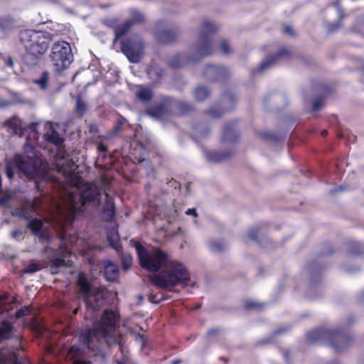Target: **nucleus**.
Listing matches in <instances>:
<instances>
[{"mask_svg":"<svg viewBox=\"0 0 364 364\" xmlns=\"http://www.w3.org/2000/svg\"><path fill=\"white\" fill-rule=\"evenodd\" d=\"M100 193V190L96 185L89 183L83 185L80 196L63 188L59 196L60 203L55 204L49 220L30 215L25 210L21 211V215L27 221V228L33 235L38 237L41 242L48 241L51 225H56L63 228L65 223L73 220L75 215L82 211V206L87 203H93L95 205L99 206Z\"/></svg>","mask_w":364,"mask_h":364,"instance_id":"obj_1","label":"nucleus"},{"mask_svg":"<svg viewBox=\"0 0 364 364\" xmlns=\"http://www.w3.org/2000/svg\"><path fill=\"white\" fill-rule=\"evenodd\" d=\"M134 247L142 267L156 272L166 266L159 274L149 277L156 286L166 289L178 284H186L189 281V273L184 265L176 261L169 262L168 255L159 248L147 250L137 242H134Z\"/></svg>","mask_w":364,"mask_h":364,"instance_id":"obj_2","label":"nucleus"},{"mask_svg":"<svg viewBox=\"0 0 364 364\" xmlns=\"http://www.w3.org/2000/svg\"><path fill=\"white\" fill-rule=\"evenodd\" d=\"M118 316L112 310L104 311L100 320L93 323L92 328H87L80 334L81 341L95 355H104L107 346L117 344L121 350L122 358L117 360V364H131L129 357L122 343L123 336L117 335L115 329Z\"/></svg>","mask_w":364,"mask_h":364,"instance_id":"obj_3","label":"nucleus"},{"mask_svg":"<svg viewBox=\"0 0 364 364\" xmlns=\"http://www.w3.org/2000/svg\"><path fill=\"white\" fill-rule=\"evenodd\" d=\"M218 26L212 21H203L198 31L196 42L193 44L187 53H177L168 59V64L172 68H181L199 62L201 59L213 54L214 47L211 35L216 33Z\"/></svg>","mask_w":364,"mask_h":364,"instance_id":"obj_4","label":"nucleus"},{"mask_svg":"<svg viewBox=\"0 0 364 364\" xmlns=\"http://www.w3.org/2000/svg\"><path fill=\"white\" fill-rule=\"evenodd\" d=\"M19 40L26 50L24 60L30 66L38 63L40 56L47 50L50 41L46 32L33 30L21 31Z\"/></svg>","mask_w":364,"mask_h":364,"instance_id":"obj_5","label":"nucleus"},{"mask_svg":"<svg viewBox=\"0 0 364 364\" xmlns=\"http://www.w3.org/2000/svg\"><path fill=\"white\" fill-rule=\"evenodd\" d=\"M313 344H326L336 352H341L350 346L353 336L336 329L318 328L309 331L306 335Z\"/></svg>","mask_w":364,"mask_h":364,"instance_id":"obj_6","label":"nucleus"},{"mask_svg":"<svg viewBox=\"0 0 364 364\" xmlns=\"http://www.w3.org/2000/svg\"><path fill=\"white\" fill-rule=\"evenodd\" d=\"M16 171H18L20 173L28 179L43 178L46 176L42 161L38 158L16 155L12 160L9 161L6 164V176L11 179Z\"/></svg>","mask_w":364,"mask_h":364,"instance_id":"obj_7","label":"nucleus"},{"mask_svg":"<svg viewBox=\"0 0 364 364\" xmlns=\"http://www.w3.org/2000/svg\"><path fill=\"white\" fill-rule=\"evenodd\" d=\"M77 284L82 296L87 309L96 311L102 304L104 291L97 287L91 286L87 281L85 274L80 273L77 277Z\"/></svg>","mask_w":364,"mask_h":364,"instance_id":"obj_8","label":"nucleus"},{"mask_svg":"<svg viewBox=\"0 0 364 364\" xmlns=\"http://www.w3.org/2000/svg\"><path fill=\"white\" fill-rule=\"evenodd\" d=\"M50 57L56 73H60L67 69L73 60L70 44L65 41L55 43L52 47Z\"/></svg>","mask_w":364,"mask_h":364,"instance_id":"obj_9","label":"nucleus"},{"mask_svg":"<svg viewBox=\"0 0 364 364\" xmlns=\"http://www.w3.org/2000/svg\"><path fill=\"white\" fill-rule=\"evenodd\" d=\"M122 51L129 62L139 63L144 54V46L140 37L136 36L122 43Z\"/></svg>","mask_w":364,"mask_h":364,"instance_id":"obj_10","label":"nucleus"},{"mask_svg":"<svg viewBox=\"0 0 364 364\" xmlns=\"http://www.w3.org/2000/svg\"><path fill=\"white\" fill-rule=\"evenodd\" d=\"M343 11L338 2L328 6L324 15V24L328 33H333L340 27V21L343 18Z\"/></svg>","mask_w":364,"mask_h":364,"instance_id":"obj_11","label":"nucleus"},{"mask_svg":"<svg viewBox=\"0 0 364 364\" xmlns=\"http://www.w3.org/2000/svg\"><path fill=\"white\" fill-rule=\"evenodd\" d=\"M203 77L212 82H222L230 75L229 70L218 65H207L204 68Z\"/></svg>","mask_w":364,"mask_h":364,"instance_id":"obj_12","label":"nucleus"},{"mask_svg":"<svg viewBox=\"0 0 364 364\" xmlns=\"http://www.w3.org/2000/svg\"><path fill=\"white\" fill-rule=\"evenodd\" d=\"M144 20V15L136 9L131 11V17L115 28L114 33L116 39L124 36L134 23H140Z\"/></svg>","mask_w":364,"mask_h":364,"instance_id":"obj_13","label":"nucleus"},{"mask_svg":"<svg viewBox=\"0 0 364 364\" xmlns=\"http://www.w3.org/2000/svg\"><path fill=\"white\" fill-rule=\"evenodd\" d=\"M289 51L286 48H282L277 54L272 55L261 63L259 67L254 71L255 73H263L277 65L278 61L284 57L288 56Z\"/></svg>","mask_w":364,"mask_h":364,"instance_id":"obj_14","label":"nucleus"},{"mask_svg":"<svg viewBox=\"0 0 364 364\" xmlns=\"http://www.w3.org/2000/svg\"><path fill=\"white\" fill-rule=\"evenodd\" d=\"M57 125L50 122H46L45 124L44 138L48 142L55 144L58 148H60L63 143V137L57 131Z\"/></svg>","mask_w":364,"mask_h":364,"instance_id":"obj_15","label":"nucleus"},{"mask_svg":"<svg viewBox=\"0 0 364 364\" xmlns=\"http://www.w3.org/2000/svg\"><path fill=\"white\" fill-rule=\"evenodd\" d=\"M70 254V250L65 245H60L59 248L54 252L53 266L55 267L71 266L70 261L67 259Z\"/></svg>","mask_w":364,"mask_h":364,"instance_id":"obj_16","label":"nucleus"},{"mask_svg":"<svg viewBox=\"0 0 364 364\" xmlns=\"http://www.w3.org/2000/svg\"><path fill=\"white\" fill-rule=\"evenodd\" d=\"M180 35V30L177 26L170 28H165L157 33V38L159 41L168 43L174 41Z\"/></svg>","mask_w":364,"mask_h":364,"instance_id":"obj_17","label":"nucleus"},{"mask_svg":"<svg viewBox=\"0 0 364 364\" xmlns=\"http://www.w3.org/2000/svg\"><path fill=\"white\" fill-rule=\"evenodd\" d=\"M4 127L11 135H22L23 132L20 125V119L16 117H13L12 118L7 119L4 123Z\"/></svg>","mask_w":364,"mask_h":364,"instance_id":"obj_18","label":"nucleus"},{"mask_svg":"<svg viewBox=\"0 0 364 364\" xmlns=\"http://www.w3.org/2000/svg\"><path fill=\"white\" fill-rule=\"evenodd\" d=\"M106 202L103 208V218L106 221L112 220L114 215V204L113 198L109 195L105 190Z\"/></svg>","mask_w":364,"mask_h":364,"instance_id":"obj_19","label":"nucleus"},{"mask_svg":"<svg viewBox=\"0 0 364 364\" xmlns=\"http://www.w3.org/2000/svg\"><path fill=\"white\" fill-rule=\"evenodd\" d=\"M104 274L107 281L114 282L119 276V268L112 262L107 261L104 265Z\"/></svg>","mask_w":364,"mask_h":364,"instance_id":"obj_20","label":"nucleus"},{"mask_svg":"<svg viewBox=\"0 0 364 364\" xmlns=\"http://www.w3.org/2000/svg\"><path fill=\"white\" fill-rule=\"evenodd\" d=\"M82 350L76 346H73L68 351V357L72 360V364H91L90 362L81 358Z\"/></svg>","mask_w":364,"mask_h":364,"instance_id":"obj_21","label":"nucleus"},{"mask_svg":"<svg viewBox=\"0 0 364 364\" xmlns=\"http://www.w3.org/2000/svg\"><path fill=\"white\" fill-rule=\"evenodd\" d=\"M235 122L228 124L223 130V139L225 141H233L237 136L238 134L235 127Z\"/></svg>","mask_w":364,"mask_h":364,"instance_id":"obj_22","label":"nucleus"},{"mask_svg":"<svg viewBox=\"0 0 364 364\" xmlns=\"http://www.w3.org/2000/svg\"><path fill=\"white\" fill-rule=\"evenodd\" d=\"M193 95L197 101H203L210 95V90L203 85H198L193 90Z\"/></svg>","mask_w":364,"mask_h":364,"instance_id":"obj_23","label":"nucleus"},{"mask_svg":"<svg viewBox=\"0 0 364 364\" xmlns=\"http://www.w3.org/2000/svg\"><path fill=\"white\" fill-rule=\"evenodd\" d=\"M88 105L87 102L81 98L80 96H77L76 98L75 112L79 117H82L87 111Z\"/></svg>","mask_w":364,"mask_h":364,"instance_id":"obj_24","label":"nucleus"},{"mask_svg":"<svg viewBox=\"0 0 364 364\" xmlns=\"http://www.w3.org/2000/svg\"><path fill=\"white\" fill-rule=\"evenodd\" d=\"M194 134L198 138H205L210 133V129L206 124L198 123L194 127Z\"/></svg>","mask_w":364,"mask_h":364,"instance_id":"obj_25","label":"nucleus"},{"mask_svg":"<svg viewBox=\"0 0 364 364\" xmlns=\"http://www.w3.org/2000/svg\"><path fill=\"white\" fill-rule=\"evenodd\" d=\"M12 325L7 321H2L0 325V341L8 339L11 337L12 333Z\"/></svg>","mask_w":364,"mask_h":364,"instance_id":"obj_26","label":"nucleus"},{"mask_svg":"<svg viewBox=\"0 0 364 364\" xmlns=\"http://www.w3.org/2000/svg\"><path fill=\"white\" fill-rule=\"evenodd\" d=\"M206 159L213 162H220L228 156L218 151H206L205 153Z\"/></svg>","mask_w":364,"mask_h":364,"instance_id":"obj_27","label":"nucleus"},{"mask_svg":"<svg viewBox=\"0 0 364 364\" xmlns=\"http://www.w3.org/2000/svg\"><path fill=\"white\" fill-rule=\"evenodd\" d=\"M209 249L215 252H221L226 248V245L223 241L211 240L208 241Z\"/></svg>","mask_w":364,"mask_h":364,"instance_id":"obj_28","label":"nucleus"},{"mask_svg":"<svg viewBox=\"0 0 364 364\" xmlns=\"http://www.w3.org/2000/svg\"><path fill=\"white\" fill-rule=\"evenodd\" d=\"M136 96L140 100L148 102L151 99L153 95L151 90L141 87L136 92Z\"/></svg>","mask_w":364,"mask_h":364,"instance_id":"obj_29","label":"nucleus"},{"mask_svg":"<svg viewBox=\"0 0 364 364\" xmlns=\"http://www.w3.org/2000/svg\"><path fill=\"white\" fill-rule=\"evenodd\" d=\"M49 77V73L47 71H44L41 76L35 80V83L37 84L41 90H45L47 87L48 80Z\"/></svg>","mask_w":364,"mask_h":364,"instance_id":"obj_30","label":"nucleus"},{"mask_svg":"<svg viewBox=\"0 0 364 364\" xmlns=\"http://www.w3.org/2000/svg\"><path fill=\"white\" fill-rule=\"evenodd\" d=\"M121 259L123 269L125 271L128 270L132 265V256L129 254H122Z\"/></svg>","mask_w":364,"mask_h":364,"instance_id":"obj_31","label":"nucleus"},{"mask_svg":"<svg viewBox=\"0 0 364 364\" xmlns=\"http://www.w3.org/2000/svg\"><path fill=\"white\" fill-rule=\"evenodd\" d=\"M219 48L224 55H229L232 53L230 44L228 40H221L220 42Z\"/></svg>","mask_w":364,"mask_h":364,"instance_id":"obj_32","label":"nucleus"},{"mask_svg":"<svg viewBox=\"0 0 364 364\" xmlns=\"http://www.w3.org/2000/svg\"><path fill=\"white\" fill-rule=\"evenodd\" d=\"M353 30L361 35H364V16L357 18Z\"/></svg>","mask_w":364,"mask_h":364,"instance_id":"obj_33","label":"nucleus"},{"mask_svg":"<svg viewBox=\"0 0 364 364\" xmlns=\"http://www.w3.org/2000/svg\"><path fill=\"white\" fill-rule=\"evenodd\" d=\"M41 264L39 263L31 262L28 264L24 269L26 273H34L41 269Z\"/></svg>","mask_w":364,"mask_h":364,"instance_id":"obj_34","label":"nucleus"},{"mask_svg":"<svg viewBox=\"0 0 364 364\" xmlns=\"http://www.w3.org/2000/svg\"><path fill=\"white\" fill-rule=\"evenodd\" d=\"M26 232L21 230H15L11 232V237L16 241H21L25 237Z\"/></svg>","mask_w":364,"mask_h":364,"instance_id":"obj_35","label":"nucleus"},{"mask_svg":"<svg viewBox=\"0 0 364 364\" xmlns=\"http://www.w3.org/2000/svg\"><path fill=\"white\" fill-rule=\"evenodd\" d=\"M108 240L109 241L110 245L117 250V252H119L122 250V247L118 243L117 237L109 236Z\"/></svg>","mask_w":364,"mask_h":364,"instance_id":"obj_36","label":"nucleus"},{"mask_svg":"<svg viewBox=\"0 0 364 364\" xmlns=\"http://www.w3.org/2000/svg\"><path fill=\"white\" fill-rule=\"evenodd\" d=\"M208 114L213 119H217L222 116V112L215 108H211L208 111Z\"/></svg>","mask_w":364,"mask_h":364,"instance_id":"obj_37","label":"nucleus"},{"mask_svg":"<svg viewBox=\"0 0 364 364\" xmlns=\"http://www.w3.org/2000/svg\"><path fill=\"white\" fill-rule=\"evenodd\" d=\"M248 238L253 240V241H257L258 237V230L255 228H252L249 230L247 233Z\"/></svg>","mask_w":364,"mask_h":364,"instance_id":"obj_38","label":"nucleus"},{"mask_svg":"<svg viewBox=\"0 0 364 364\" xmlns=\"http://www.w3.org/2000/svg\"><path fill=\"white\" fill-rule=\"evenodd\" d=\"M262 304L256 302V301H247L245 304V308L247 309H260L262 307Z\"/></svg>","mask_w":364,"mask_h":364,"instance_id":"obj_39","label":"nucleus"},{"mask_svg":"<svg viewBox=\"0 0 364 364\" xmlns=\"http://www.w3.org/2000/svg\"><path fill=\"white\" fill-rule=\"evenodd\" d=\"M323 107V102L322 100L318 99L316 100L312 105V111L316 112L320 110Z\"/></svg>","mask_w":364,"mask_h":364,"instance_id":"obj_40","label":"nucleus"},{"mask_svg":"<svg viewBox=\"0 0 364 364\" xmlns=\"http://www.w3.org/2000/svg\"><path fill=\"white\" fill-rule=\"evenodd\" d=\"M13 23L12 19L10 18H4L0 19V26L6 29L9 28V25Z\"/></svg>","mask_w":364,"mask_h":364,"instance_id":"obj_41","label":"nucleus"},{"mask_svg":"<svg viewBox=\"0 0 364 364\" xmlns=\"http://www.w3.org/2000/svg\"><path fill=\"white\" fill-rule=\"evenodd\" d=\"M28 312V308H22L16 312V317L19 318L26 315Z\"/></svg>","mask_w":364,"mask_h":364,"instance_id":"obj_42","label":"nucleus"},{"mask_svg":"<svg viewBox=\"0 0 364 364\" xmlns=\"http://www.w3.org/2000/svg\"><path fill=\"white\" fill-rule=\"evenodd\" d=\"M283 33L288 34L289 36L294 35V29L291 26L286 25L283 27Z\"/></svg>","mask_w":364,"mask_h":364,"instance_id":"obj_43","label":"nucleus"},{"mask_svg":"<svg viewBox=\"0 0 364 364\" xmlns=\"http://www.w3.org/2000/svg\"><path fill=\"white\" fill-rule=\"evenodd\" d=\"M179 107L182 111L187 112L191 109V105L186 102H181Z\"/></svg>","mask_w":364,"mask_h":364,"instance_id":"obj_44","label":"nucleus"},{"mask_svg":"<svg viewBox=\"0 0 364 364\" xmlns=\"http://www.w3.org/2000/svg\"><path fill=\"white\" fill-rule=\"evenodd\" d=\"M289 327H281V328H279L278 329H277L275 331V332L274 333V335H280L284 332H287L288 330H289Z\"/></svg>","mask_w":364,"mask_h":364,"instance_id":"obj_45","label":"nucleus"},{"mask_svg":"<svg viewBox=\"0 0 364 364\" xmlns=\"http://www.w3.org/2000/svg\"><path fill=\"white\" fill-rule=\"evenodd\" d=\"M186 214L188 215H193V217L196 218L198 216V214L196 213V210L195 208H189L186 211Z\"/></svg>","mask_w":364,"mask_h":364,"instance_id":"obj_46","label":"nucleus"},{"mask_svg":"<svg viewBox=\"0 0 364 364\" xmlns=\"http://www.w3.org/2000/svg\"><path fill=\"white\" fill-rule=\"evenodd\" d=\"M40 200L38 199V198H36L34 200H33V203L32 204V208L35 210L39 208V206H40Z\"/></svg>","mask_w":364,"mask_h":364,"instance_id":"obj_47","label":"nucleus"},{"mask_svg":"<svg viewBox=\"0 0 364 364\" xmlns=\"http://www.w3.org/2000/svg\"><path fill=\"white\" fill-rule=\"evenodd\" d=\"M11 105V102L9 101H4L0 99V108L6 107Z\"/></svg>","mask_w":364,"mask_h":364,"instance_id":"obj_48","label":"nucleus"},{"mask_svg":"<svg viewBox=\"0 0 364 364\" xmlns=\"http://www.w3.org/2000/svg\"><path fill=\"white\" fill-rule=\"evenodd\" d=\"M126 122V119L124 118L121 117V119L118 121V124L116 127L117 131L120 128V127Z\"/></svg>","mask_w":364,"mask_h":364,"instance_id":"obj_49","label":"nucleus"},{"mask_svg":"<svg viewBox=\"0 0 364 364\" xmlns=\"http://www.w3.org/2000/svg\"><path fill=\"white\" fill-rule=\"evenodd\" d=\"M363 250H364L363 247L359 246V247H358V250H353V252L354 254H356V255H360V254H361V253H363Z\"/></svg>","mask_w":364,"mask_h":364,"instance_id":"obj_50","label":"nucleus"},{"mask_svg":"<svg viewBox=\"0 0 364 364\" xmlns=\"http://www.w3.org/2000/svg\"><path fill=\"white\" fill-rule=\"evenodd\" d=\"M272 341V337H267L262 341V343H270Z\"/></svg>","mask_w":364,"mask_h":364,"instance_id":"obj_51","label":"nucleus"},{"mask_svg":"<svg viewBox=\"0 0 364 364\" xmlns=\"http://www.w3.org/2000/svg\"><path fill=\"white\" fill-rule=\"evenodd\" d=\"M156 295L154 294H150L149 297V300L151 303H157V301H155Z\"/></svg>","mask_w":364,"mask_h":364,"instance_id":"obj_52","label":"nucleus"},{"mask_svg":"<svg viewBox=\"0 0 364 364\" xmlns=\"http://www.w3.org/2000/svg\"><path fill=\"white\" fill-rule=\"evenodd\" d=\"M217 331H218L217 329H210L208 331L207 334L208 336H210L213 334H215Z\"/></svg>","mask_w":364,"mask_h":364,"instance_id":"obj_53","label":"nucleus"},{"mask_svg":"<svg viewBox=\"0 0 364 364\" xmlns=\"http://www.w3.org/2000/svg\"><path fill=\"white\" fill-rule=\"evenodd\" d=\"M346 324H347V325H350V324H351V323L353 322V317H351V316H350V317H348V318L346 319Z\"/></svg>","mask_w":364,"mask_h":364,"instance_id":"obj_54","label":"nucleus"},{"mask_svg":"<svg viewBox=\"0 0 364 364\" xmlns=\"http://www.w3.org/2000/svg\"><path fill=\"white\" fill-rule=\"evenodd\" d=\"M98 149L101 151H106L107 150V148L105 146L102 145V144H100L99 146H98Z\"/></svg>","mask_w":364,"mask_h":364,"instance_id":"obj_55","label":"nucleus"},{"mask_svg":"<svg viewBox=\"0 0 364 364\" xmlns=\"http://www.w3.org/2000/svg\"><path fill=\"white\" fill-rule=\"evenodd\" d=\"M7 65H9L10 67H12L13 65H14V62H13V60L12 58H9L8 60H7Z\"/></svg>","mask_w":364,"mask_h":364,"instance_id":"obj_56","label":"nucleus"},{"mask_svg":"<svg viewBox=\"0 0 364 364\" xmlns=\"http://www.w3.org/2000/svg\"><path fill=\"white\" fill-rule=\"evenodd\" d=\"M283 356H284V358L286 360H288L289 359V354L287 352H284L283 353Z\"/></svg>","mask_w":364,"mask_h":364,"instance_id":"obj_57","label":"nucleus"},{"mask_svg":"<svg viewBox=\"0 0 364 364\" xmlns=\"http://www.w3.org/2000/svg\"><path fill=\"white\" fill-rule=\"evenodd\" d=\"M341 190H343V187H342V186H340V188H339V191H341ZM337 191H338V189H334V190H331V193H335V192H337Z\"/></svg>","mask_w":364,"mask_h":364,"instance_id":"obj_58","label":"nucleus"},{"mask_svg":"<svg viewBox=\"0 0 364 364\" xmlns=\"http://www.w3.org/2000/svg\"><path fill=\"white\" fill-rule=\"evenodd\" d=\"M137 338L139 339V341L140 342L142 343V344L144 343V340H143V338L141 336H138Z\"/></svg>","mask_w":364,"mask_h":364,"instance_id":"obj_59","label":"nucleus"},{"mask_svg":"<svg viewBox=\"0 0 364 364\" xmlns=\"http://www.w3.org/2000/svg\"><path fill=\"white\" fill-rule=\"evenodd\" d=\"M180 362H181V360H173V361L172 362V364H178Z\"/></svg>","mask_w":364,"mask_h":364,"instance_id":"obj_60","label":"nucleus"},{"mask_svg":"<svg viewBox=\"0 0 364 364\" xmlns=\"http://www.w3.org/2000/svg\"><path fill=\"white\" fill-rule=\"evenodd\" d=\"M360 299L364 300V291L360 294Z\"/></svg>","mask_w":364,"mask_h":364,"instance_id":"obj_61","label":"nucleus"},{"mask_svg":"<svg viewBox=\"0 0 364 364\" xmlns=\"http://www.w3.org/2000/svg\"><path fill=\"white\" fill-rule=\"evenodd\" d=\"M322 135L323 136H326L327 134V131L326 130H323L322 132H321Z\"/></svg>","mask_w":364,"mask_h":364,"instance_id":"obj_62","label":"nucleus"},{"mask_svg":"<svg viewBox=\"0 0 364 364\" xmlns=\"http://www.w3.org/2000/svg\"><path fill=\"white\" fill-rule=\"evenodd\" d=\"M138 298H139V299L140 301H142V300H143V296H141V295H139V296H138Z\"/></svg>","mask_w":364,"mask_h":364,"instance_id":"obj_63","label":"nucleus"},{"mask_svg":"<svg viewBox=\"0 0 364 364\" xmlns=\"http://www.w3.org/2000/svg\"><path fill=\"white\" fill-rule=\"evenodd\" d=\"M228 98H229L230 101H232L233 100V97H232V95L228 96Z\"/></svg>","mask_w":364,"mask_h":364,"instance_id":"obj_64","label":"nucleus"}]
</instances>
